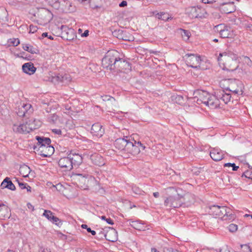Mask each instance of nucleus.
Segmentation results:
<instances>
[{"label": "nucleus", "mask_w": 252, "mask_h": 252, "mask_svg": "<svg viewBox=\"0 0 252 252\" xmlns=\"http://www.w3.org/2000/svg\"><path fill=\"white\" fill-rule=\"evenodd\" d=\"M103 68L109 70L118 68L120 71L128 68L129 63L119 57V53L114 50L108 51L102 59Z\"/></svg>", "instance_id": "obj_1"}, {"label": "nucleus", "mask_w": 252, "mask_h": 252, "mask_svg": "<svg viewBox=\"0 0 252 252\" xmlns=\"http://www.w3.org/2000/svg\"><path fill=\"white\" fill-rule=\"evenodd\" d=\"M218 61L220 64L223 66L224 69L234 71L238 67V55L230 51L220 53Z\"/></svg>", "instance_id": "obj_2"}, {"label": "nucleus", "mask_w": 252, "mask_h": 252, "mask_svg": "<svg viewBox=\"0 0 252 252\" xmlns=\"http://www.w3.org/2000/svg\"><path fill=\"white\" fill-rule=\"evenodd\" d=\"M48 3L56 9L63 12H71L73 11L71 3L68 0H46Z\"/></svg>", "instance_id": "obj_3"}, {"label": "nucleus", "mask_w": 252, "mask_h": 252, "mask_svg": "<svg viewBox=\"0 0 252 252\" xmlns=\"http://www.w3.org/2000/svg\"><path fill=\"white\" fill-rule=\"evenodd\" d=\"M222 83L228 85V86L226 88V90H228L235 94H242L243 85L239 80L228 79L223 80Z\"/></svg>", "instance_id": "obj_4"}, {"label": "nucleus", "mask_w": 252, "mask_h": 252, "mask_svg": "<svg viewBox=\"0 0 252 252\" xmlns=\"http://www.w3.org/2000/svg\"><path fill=\"white\" fill-rule=\"evenodd\" d=\"M181 198V196H180L179 194L177 196H170L165 200L164 205L167 207H180L183 204Z\"/></svg>", "instance_id": "obj_5"}, {"label": "nucleus", "mask_w": 252, "mask_h": 252, "mask_svg": "<svg viewBox=\"0 0 252 252\" xmlns=\"http://www.w3.org/2000/svg\"><path fill=\"white\" fill-rule=\"evenodd\" d=\"M187 64L188 66L194 68L200 67L201 62L200 56L194 54H187L185 55Z\"/></svg>", "instance_id": "obj_6"}, {"label": "nucleus", "mask_w": 252, "mask_h": 252, "mask_svg": "<svg viewBox=\"0 0 252 252\" xmlns=\"http://www.w3.org/2000/svg\"><path fill=\"white\" fill-rule=\"evenodd\" d=\"M194 95L193 99L194 102L195 101L198 104L203 103L205 105L210 94L206 91L197 90L194 92Z\"/></svg>", "instance_id": "obj_7"}, {"label": "nucleus", "mask_w": 252, "mask_h": 252, "mask_svg": "<svg viewBox=\"0 0 252 252\" xmlns=\"http://www.w3.org/2000/svg\"><path fill=\"white\" fill-rule=\"evenodd\" d=\"M236 0H226L224 2L220 4V11L224 13H230L236 10L235 1Z\"/></svg>", "instance_id": "obj_8"}, {"label": "nucleus", "mask_w": 252, "mask_h": 252, "mask_svg": "<svg viewBox=\"0 0 252 252\" xmlns=\"http://www.w3.org/2000/svg\"><path fill=\"white\" fill-rule=\"evenodd\" d=\"M214 29L215 32L219 33L222 38H228L231 35L230 28L224 24L217 25Z\"/></svg>", "instance_id": "obj_9"}, {"label": "nucleus", "mask_w": 252, "mask_h": 252, "mask_svg": "<svg viewBox=\"0 0 252 252\" xmlns=\"http://www.w3.org/2000/svg\"><path fill=\"white\" fill-rule=\"evenodd\" d=\"M37 151L38 154L43 157H49L52 155L54 153V148L50 145H46V146H41L37 148Z\"/></svg>", "instance_id": "obj_10"}, {"label": "nucleus", "mask_w": 252, "mask_h": 252, "mask_svg": "<svg viewBox=\"0 0 252 252\" xmlns=\"http://www.w3.org/2000/svg\"><path fill=\"white\" fill-rule=\"evenodd\" d=\"M32 112V109L31 104L22 103L19 106L17 114L20 117H27Z\"/></svg>", "instance_id": "obj_11"}, {"label": "nucleus", "mask_w": 252, "mask_h": 252, "mask_svg": "<svg viewBox=\"0 0 252 252\" xmlns=\"http://www.w3.org/2000/svg\"><path fill=\"white\" fill-rule=\"evenodd\" d=\"M37 16L45 22H49L53 18V14L48 9L45 8L38 9Z\"/></svg>", "instance_id": "obj_12"}, {"label": "nucleus", "mask_w": 252, "mask_h": 252, "mask_svg": "<svg viewBox=\"0 0 252 252\" xmlns=\"http://www.w3.org/2000/svg\"><path fill=\"white\" fill-rule=\"evenodd\" d=\"M220 217L222 218L223 220H234L235 215L232 214L231 210L225 206H220Z\"/></svg>", "instance_id": "obj_13"}, {"label": "nucleus", "mask_w": 252, "mask_h": 252, "mask_svg": "<svg viewBox=\"0 0 252 252\" xmlns=\"http://www.w3.org/2000/svg\"><path fill=\"white\" fill-rule=\"evenodd\" d=\"M202 9L196 6H191L188 7L186 9V13L190 18H201L202 17V13L201 12Z\"/></svg>", "instance_id": "obj_14"}, {"label": "nucleus", "mask_w": 252, "mask_h": 252, "mask_svg": "<svg viewBox=\"0 0 252 252\" xmlns=\"http://www.w3.org/2000/svg\"><path fill=\"white\" fill-rule=\"evenodd\" d=\"M59 165L65 171H70L73 168L72 162L68 155L67 157L61 158L58 161Z\"/></svg>", "instance_id": "obj_15"}, {"label": "nucleus", "mask_w": 252, "mask_h": 252, "mask_svg": "<svg viewBox=\"0 0 252 252\" xmlns=\"http://www.w3.org/2000/svg\"><path fill=\"white\" fill-rule=\"evenodd\" d=\"M91 133L96 137H101L104 133V129L100 124L97 123L93 124L91 129Z\"/></svg>", "instance_id": "obj_16"}, {"label": "nucleus", "mask_w": 252, "mask_h": 252, "mask_svg": "<svg viewBox=\"0 0 252 252\" xmlns=\"http://www.w3.org/2000/svg\"><path fill=\"white\" fill-rule=\"evenodd\" d=\"M130 142L129 139L126 137L123 138H119L115 140L114 143L115 147L120 150H124L126 151V148H127L128 143Z\"/></svg>", "instance_id": "obj_17"}, {"label": "nucleus", "mask_w": 252, "mask_h": 252, "mask_svg": "<svg viewBox=\"0 0 252 252\" xmlns=\"http://www.w3.org/2000/svg\"><path fill=\"white\" fill-rule=\"evenodd\" d=\"M31 128H30L27 126L26 123L20 124H14L13 126V130L16 133L21 134H26L31 131Z\"/></svg>", "instance_id": "obj_18"}, {"label": "nucleus", "mask_w": 252, "mask_h": 252, "mask_svg": "<svg viewBox=\"0 0 252 252\" xmlns=\"http://www.w3.org/2000/svg\"><path fill=\"white\" fill-rule=\"evenodd\" d=\"M104 235L105 239L110 242H115L118 240L117 231L112 227H108Z\"/></svg>", "instance_id": "obj_19"}, {"label": "nucleus", "mask_w": 252, "mask_h": 252, "mask_svg": "<svg viewBox=\"0 0 252 252\" xmlns=\"http://www.w3.org/2000/svg\"><path fill=\"white\" fill-rule=\"evenodd\" d=\"M220 101L218 97L215 95L210 94L209 99L206 101L205 105L208 106L211 109H216L220 107Z\"/></svg>", "instance_id": "obj_20"}, {"label": "nucleus", "mask_w": 252, "mask_h": 252, "mask_svg": "<svg viewBox=\"0 0 252 252\" xmlns=\"http://www.w3.org/2000/svg\"><path fill=\"white\" fill-rule=\"evenodd\" d=\"M210 155L213 160L218 161L221 160L224 154L223 152L219 148H213L210 152Z\"/></svg>", "instance_id": "obj_21"}, {"label": "nucleus", "mask_w": 252, "mask_h": 252, "mask_svg": "<svg viewBox=\"0 0 252 252\" xmlns=\"http://www.w3.org/2000/svg\"><path fill=\"white\" fill-rule=\"evenodd\" d=\"M68 155L71 162H72L73 167H77L82 163L83 158L81 155L72 152H71Z\"/></svg>", "instance_id": "obj_22"}, {"label": "nucleus", "mask_w": 252, "mask_h": 252, "mask_svg": "<svg viewBox=\"0 0 252 252\" xmlns=\"http://www.w3.org/2000/svg\"><path fill=\"white\" fill-rule=\"evenodd\" d=\"M140 152L139 148L138 146L134 144V143L130 141L128 143L127 148H126V152L132 156H136L139 154Z\"/></svg>", "instance_id": "obj_23"}, {"label": "nucleus", "mask_w": 252, "mask_h": 252, "mask_svg": "<svg viewBox=\"0 0 252 252\" xmlns=\"http://www.w3.org/2000/svg\"><path fill=\"white\" fill-rule=\"evenodd\" d=\"M22 69L24 72L29 74H33L36 71V68L31 62L24 63L22 66Z\"/></svg>", "instance_id": "obj_24"}, {"label": "nucleus", "mask_w": 252, "mask_h": 252, "mask_svg": "<svg viewBox=\"0 0 252 252\" xmlns=\"http://www.w3.org/2000/svg\"><path fill=\"white\" fill-rule=\"evenodd\" d=\"M26 123L30 128H32L31 131L38 128L41 125V121L33 118H30L28 121H26Z\"/></svg>", "instance_id": "obj_25"}, {"label": "nucleus", "mask_w": 252, "mask_h": 252, "mask_svg": "<svg viewBox=\"0 0 252 252\" xmlns=\"http://www.w3.org/2000/svg\"><path fill=\"white\" fill-rule=\"evenodd\" d=\"M35 139L37 140L36 146L35 147L34 149H36L39 146H46V145H50L51 144V139L49 138L40 137L36 136Z\"/></svg>", "instance_id": "obj_26"}, {"label": "nucleus", "mask_w": 252, "mask_h": 252, "mask_svg": "<svg viewBox=\"0 0 252 252\" xmlns=\"http://www.w3.org/2000/svg\"><path fill=\"white\" fill-rule=\"evenodd\" d=\"M1 189L7 188L11 190H15L16 188L15 185L12 183L10 178L6 177L3 181L2 182L0 185Z\"/></svg>", "instance_id": "obj_27"}, {"label": "nucleus", "mask_w": 252, "mask_h": 252, "mask_svg": "<svg viewBox=\"0 0 252 252\" xmlns=\"http://www.w3.org/2000/svg\"><path fill=\"white\" fill-rule=\"evenodd\" d=\"M91 159L95 165L100 166L104 164L102 158L99 155L94 154L92 155Z\"/></svg>", "instance_id": "obj_28"}, {"label": "nucleus", "mask_w": 252, "mask_h": 252, "mask_svg": "<svg viewBox=\"0 0 252 252\" xmlns=\"http://www.w3.org/2000/svg\"><path fill=\"white\" fill-rule=\"evenodd\" d=\"M181 200L183 201V204H186L187 206L190 205L194 200L193 195L189 193H187L184 196H181Z\"/></svg>", "instance_id": "obj_29"}, {"label": "nucleus", "mask_w": 252, "mask_h": 252, "mask_svg": "<svg viewBox=\"0 0 252 252\" xmlns=\"http://www.w3.org/2000/svg\"><path fill=\"white\" fill-rule=\"evenodd\" d=\"M220 206L213 205L209 208V213L214 217H220Z\"/></svg>", "instance_id": "obj_30"}, {"label": "nucleus", "mask_w": 252, "mask_h": 252, "mask_svg": "<svg viewBox=\"0 0 252 252\" xmlns=\"http://www.w3.org/2000/svg\"><path fill=\"white\" fill-rule=\"evenodd\" d=\"M104 0H89L90 5L93 9H97L102 7Z\"/></svg>", "instance_id": "obj_31"}, {"label": "nucleus", "mask_w": 252, "mask_h": 252, "mask_svg": "<svg viewBox=\"0 0 252 252\" xmlns=\"http://www.w3.org/2000/svg\"><path fill=\"white\" fill-rule=\"evenodd\" d=\"M31 171L30 168L25 164L21 166L19 169V172L20 174L24 177H28Z\"/></svg>", "instance_id": "obj_32"}, {"label": "nucleus", "mask_w": 252, "mask_h": 252, "mask_svg": "<svg viewBox=\"0 0 252 252\" xmlns=\"http://www.w3.org/2000/svg\"><path fill=\"white\" fill-rule=\"evenodd\" d=\"M220 94H218V98L221 99L225 104L227 103L231 99V95L228 93H224V91H222Z\"/></svg>", "instance_id": "obj_33"}, {"label": "nucleus", "mask_w": 252, "mask_h": 252, "mask_svg": "<svg viewBox=\"0 0 252 252\" xmlns=\"http://www.w3.org/2000/svg\"><path fill=\"white\" fill-rule=\"evenodd\" d=\"M23 49L25 51H28L33 54H37L38 52V50L36 48L27 44H23Z\"/></svg>", "instance_id": "obj_34"}, {"label": "nucleus", "mask_w": 252, "mask_h": 252, "mask_svg": "<svg viewBox=\"0 0 252 252\" xmlns=\"http://www.w3.org/2000/svg\"><path fill=\"white\" fill-rule=\"evenodd\" d=\"M126 31H123L122 30H115L113 32V35L116 36L119 39H122L123 38V36L124 34H125Z\"/></svg>", "instance_id": "obj_35"}, {"label": "nucleus", "mask_w": 252, "mask_h": 252, "mask_svg": "<svg viewBox=\"0 0 252 252\" xmlns=\"http://www.w3.org/2000/svg\"><path fill=\"white\" fill-rule=\"evenodd\" d=\"M122 40L129 41H133L134 37L126 31Z\"/></svg>", "instance_id": "obj_36"}, {"label": "nucleus", "mask_w": 252, "mask_h": 252, "mask_svg": "<svg viewBox=\"0 0 252 252\" xmlns=\"http://www.w3.org/2000/svg\"><path fill=\"white\" fill-rule=\"evenodd\" d=\"M181 35L185 40H188L190 37V32L187 30L181 29Z\"/></svg>", "instance_id": "obj_37"}, {"label": "nucleus", "mask_w": 252, "mask_h": 252, "mask_svg": "<svg viewBox=\"0 0 252 252\" xmlns=\"http://www.w3.org/2000/svg\"><path fill=\"white\" fill-rule=\"evenodd\" d=\"M43 216L49 220L51 221L52 217L54 216L53 213L49 210H45Z\"/></svg>", "instance_id": "obj_38"}, {"label": "nucleus", "mask_w": 252, "mask_h": 252, "mask_svg": "<svg viewBox=\"0 0 252 252\" xmlns=\"http://www.w3.org/2000/svg\"><path fill=\"white\" fill-rule=\"evenodd\" d=\"M228 229L229 231L231 232H234L237 230L238 226L235 224L231 223L228 226Z\"/></svg>", "instance_id": "obj_39"}, {"label": "nucleus", "mask_w": 252, "mask_h": 252, "mask_svg": "<svg viewBox=\"0 0 252 252\" xmlns=\"http://www.w3.org/2000/svg\"><path fill=\"white\" fill-rule=\"evenodd\" d=\"M63 77H68L67 76H63L62 74H58L54 77V80L59 83H62V81H63Z\"/></svg>", "instance_id": "obj_40"}, {"label": "nucleus", "mask_w": 252, "mask_h": 252, "mask_svg": "<svg viewBox=\"0 0 252 252\" xmlns=\"http://www.w3.org/2000/svg\"><path fill=\"white\" fill-rule=\"evenodd\" d=\"M245 176L246 178L252 180V170H247L243 173L242 177Z\"/></svg>", "instance_id": "obj_41"}, {"label": "nucleus", "mask_w": 252, "mask_h": 252, "mask_svg": "<svg viewBox=\"0 0 252 252\" xmlns=\"http://www.w3.org/2000/svg\"><path fill=\"white\" fill-rule=\"evenodd\" d=\"M51 221H52V222L56 224L58 226H59L60 225L62 224V223L60 219L54 216L52 217Z\"/></svg>", "instance_id": "obj_42"}, {"label": "nucleus", "mask_w": 252, "mask_h": 252, "mask_svg": "<svg viewBox=\"0 0 252 252\" xmlns=\"http://www.w3.org/2000/svg\"><path fill=\"white\" fill-rule=\"evenodd\" d=\"M247 161L249 167L252 169V154L247 156Z\"/></svg>", "instance_id": "obj_43"}, {"label": "nucleus", "mask_w": 252, "mask_h": 252, "mask_svg": "<svg viewBox=\"0 0 252 252\" xmlns=\"http://www.w3.org/2000/svg\"><path fill=\"white\" fill-rule=\"evenodd\" d=\"M101 97L103 101H115V98L110 95H104L101 96Z\"/></svg>", "instance_id": "obj_44"}, {"label": "nucleus", "mask_w": 252, "mask_h": 252, "mask_svg": "<svg viewBox=\"0 0 252 252\" xmlns=\"http://www.w3.org/2000/svg\"><path fill=\"white\" fill-rule=\"evenodd\" d=\"M242 248V252H252L251 249L247 245H244L241 246Z\"/></svg>", "instance_id": "obj_45"}, {"label": "nucleus", "mask_w": 252, "mask_h": 252, "mask_svg": "<svg viewBox=\"0 0 252 252\" xmlns=\"http://www.w3.org/2000/svg\"><path fill=\"white\" fill-rule=\"evenodd\" d=\"M172 18L169 16V14L166 13L162 12V20L166 21L169 20V19H171Z\"/></svg>", "instance_id": "obj_46"}, {"label": "nucleus", "mask_w": 252, "mask_h": 252, "mask_svg": "<svg viewBox=\"0 0 252 252\" xmlns=\"http://www.w3.org/2000/svg\"><path fill=\"white\" fill-rule=\"evenodd\" d=\"M63 76H67L68 77H63V81H62V83L66 84L70 81L71 79L69 75L65 74Z\"/></svg>", "instance_id": "obj_47"}, {"label": "nucleus", "mask_w": 252, "mask_h": 252, "mask_svg": "<svg viewBox=\"0 0 252 252\" xmlns=\"http://www.w3.org/2000/svg\"><path fill=\"white\" fill-rule=\"evenodd\" d=\"M101 219L102 220H105L106 221L110 224H113V221L110 218H106L105 216H102L101 217Z\"/></svg>", "instance_id": "obj_48"}, {"label": "nucleus", "mask_w": 252, "mask_h": 252, "mask_svg": "<svg viewBox=\"0 0 252 252\" xmlns=\"http://www.w3.org/2000/svg\"><path fill=\"white\" fill-rule=\"evenodd\" d=\"M8 208L7 206L4 205H0V213L2 211H6L8 212Z\"/></svg>", "instance_id": "obj_49"}, {"label": "nucleus", "mask_w": 252, "mask_h": 252, "mask_svg": "<svg viewBox=\"0 0 252 252\" xmlns=\"http://www.w3.org/2000/svg\"><path fill=\"white\" fill-rule=\"evenodd\" d=\"M37 30V28L36 26L33 25H30V32L34 33V32H36Z\"/></svg>", "instance_id": "obj_50"}, {"label": "nucleus", "mask_w": 252, "mask_h": 252, "mask_svg": "<svg viewBox=\"0 0 252 252\" xmlns=\"http://www.w3.org/2000/svg\"><path fill=\"white\" fill-rule=\"evenodd\" d=\"M132 190L133 192H134L136 194H140L141 193V190L137 187H133L132 188Z\"/></svg>", "instance_id": "obj_51"}, {"label": "nucleus", "mask_w": 252, "mask_h": 252, "mask_svg": "<svg viewBox=\"0 0 252 252\" xmlns=\"http://www.w3.org/2000/svg\"><path fill=\"white\" fill-rule=\"evenodd\" d=\"M11 43L14 46H17L20 44V40L18 39L14 38L12 39Z\"/></svg>", "instance_id": "obj_52"}, {"label": "nucleus", "mask_w": 252, "mask_h": 252, "mask_svg": "<svg viewBox=\"0 0 252 252\" xmlns=\"http://www.w3.org/2000/svg\"><path fill=\"white\" fill-rule=\"evenodd\" d=\"M53 132H54L55 134H58V135H61L62 134V131L60 129H52Z\"/></svg>", "instance_id": "obj_53"}, {"label": "nucleus", "mask_w": 252, "mask_h": 252, "mask_svg": "<svg viewBox=\"0 0 252 252\" xmlns=\"http://www.w3.org/2000/svg\"><path fill=\"white\" fill-rule=\"evenodd\" d=\"M134 144L138 146V147L140 146L141 147L143 150H144L145 148V147L140 142H136L134 141Z\"/></svg>", "instance_id": "obj_54"}, {"label": "nucleus", "mask_w": 252, "mask_h": 252, "mask_svg": "<svg viewBox=\"0 0 252 252\" xmlns=\"http://www.w3.org/2000/svg\"><path fill=\"white\" fill-rule=\"evenodd\" d=\"M78 176H82L83 179L84 180V182L85 183L86 180L88 179V178L89 177V176L88 174H84L83 175L82 174H77Z\"/></svg>", "instance_id": "obj_55"}, {"label": "nucleus", "mask_w": 252, "mask_h": 252, "mask_svg": "<svg viewBox=\"0 0 252 252\" xmlns=\"http://www.w3.org/2000/svg\"><path fill=\"white\" fill-rule=\"evenodd\" d=\"M18 184H19V187H20V188L21 189H26L27 184L23 183L18 182Z\"/></svg>", "instance_id": "obj_56"}, {"label": "nucleus", "mask_w": 252, "mask_h": 252, "mask_svg": "<svg viewBox=\"0 0 252 252\" xmlns=\"http://www.w3.org/2000/svg\"><path fill=\"white\" fill-rule=\"evenodd\" d=\"M220 252H235L233 251H230V250L227 248H224L220 251Z\"/></svg>", "instance_id": "obj_57"}, {"label": "nucleus", "mask_w": 252, "mask_h": 252, "mask_svg": "<svg viewBox=\"0 0 252 252\" xmlns=\"http://www.w3.org/2000/svg\"><path fill=\"white\" fill-rule=\"evenodd\" d=\"M127 5L126 1L123 0L121 3H119L120 7H125Z\"/></svg>", "instance_id": "obj_58"}, {"label": "nucleus", "mask_w": 252, "mask_h": 252, "mask_svg": "<svg viewBox=\"0 0 252 252\" xmlns=\"http://www.w3.org/2000/svg\"><path fill=\"white\" fill-rule=\"evenodd\" d=\"M162 12L158 13L157 14L156 17V18H158V19H162Z\"/></svg>", "instance_id": "obj_59"}, {"label": "nucleus", "mask_w": 252, "mask_h": 252, "mask_svg": "<svg viewBox=\"0 0 252 252\" xmlns=\"http://www.w3.org/2000/svg\"><path fill=\"white\" fill-rule=\"evenodd\" d=\"M42 37H48V38H49V39H53V38L52 37V36L51 35L48 36V33H47V32L43 33L42 34Z\"/></svg>", "instance_id": "obj_60"}, {"label": "nucleus", "mask_w": 252, "mask_h": 252, "mask_svg": "<svg viewBox=\"0 0 252 252\" xmlns=\"http://www.w3.org/2000/svg\"><path fill=\"white\" fill-rule=\"evenodd\" d=\"M81 227L83 229H86L88 232V229H91V228L88 227V225L87 224H82Z\"/></svg>", "instance_id": "obj_61"}, {"label": "nucleus", "mask_w": 252, "mask_h": 252, "mask_svg": "<svg viewBox=\"0 0 252 252\" xmlns=\"http://www.w3.org/2000/svg\"><path fill=\"white\" fill-rule=\"evenodd\" d=\"M201 1L204 3H209L212 2L214 0H201Z\"/></svg>", "instance_id": "obj_62"}, {"label": "nucleus", "mask_w": 252, "mask_h": 252, "mask_svg": "<svg viewBox=\"0 0 252 252\" xmlns=\"http://www.w3.org/2000/svg\"><path fill=\"white\" fill-rule=\"evenodd\" d=\"M89 35V31L88 30H86L82 34V36L87 37Z\"/></svg>", "instance_id": "obj_63"}, {"label": "nucleus", "mask_w": 252, "mask_h": 252, "mask_svg": "<svg viewBox=\"0 0 252 252\" xmlns=\"http://www.w3.org/2000/svg\"><path fill=\"white\" fill-rule=\"evenodd\" d=\"M232 167L233 171H236L239 168V166H236L235 163H233V165Z\"/></svg>", "instance_id": "obj_64"}]
</instances>
